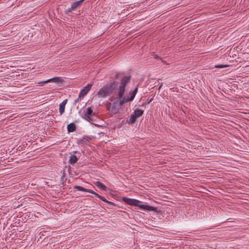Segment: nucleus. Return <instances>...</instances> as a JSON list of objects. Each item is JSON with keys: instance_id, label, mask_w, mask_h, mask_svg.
<instances>
[{"instance_id": "f257e3e1", "label": "nucleus", "mask_w": 249, "mask_h": 249, "mask_svg": "<svg viewBox=\"0 0 249 249\" xmlns=\"http://www.w3.org/2000/svg\"><path fill=\"white\" fill-rule=\"evenodd\" d=\"M130 77L128 76H124L121 81L120 84L118 92L116 99L120 100V104L124 105V104L128 102V97L124 96V92L126 85L129 82Z\"/></svg>"}, {"instance_id": "f03ea898", "label": "nucleus", "mask_w": 249, "mask_h": 249, "mask_svg": "<svg viewBox=\"0 0 249 249\" xmlns=\"http://www.w3.org/2000/svg\"><path fill=\"white\" fill-rule=\"evenodd\" d=\"M122 200L124 203L128 205L138 206L140 209L145 211H157L156 207L147 205L139 204L141 201L137 199L124 197H123Z\"/></svg>"}, {"instance_id": "7ed1b4c3", "label": "nucleus", "mask_w": 249, "mask_h": 249, "mask_svg": "<svg viewBox=\"0 0 249 249\" xmlns=\"http://www.w3.org/2000/svg\"><path fill=\"white\" fill-rule=\"evenodd\" d=\"M110 100L113 102V103H108L106 105V108L108 112L110 115L115 114L117 111V107L122 106L123 105L120 104V100L116 99H111Z\"/></svg>"}, {"instance_id": "20e7f679", "label": "nucleus", "mask_w": 249, "mask_h": 249, "mask_svg": "<svg viewBox=\"0 0 249 249\" xmlns=\"http://www.w3.org/2000/svg\"><path fill=\"white\" fill-rule=\"evenodd\" d=\"M111 86L106 85L101 88L97 92V95L99 98H104L111 92Z\"/></svg>"}, {"instance_id": "39448f33", "label": "nucleus", "mask_w": 249, "mask_h": 249, "mask_svg": "<svg viewBox=\"0 0 249 249\" xmlns=\"http://www.w3.org/2000/svg\"><path fill=\"white\" fill-rule=\"evenodd\" d=\"M85 0H80L77 1H75L73 3H72L71 5V7L68 8L66 10V13L68 14L70 12H71V11L75 10V9L79 8L82 5V3Z\"/></svg>"}, {"instance_id": "423d86ee", "label": "nucleus", "mask_w": 249, "mask_h": 249, "mask_svg": "<svg viewBox=\"0 0 249 249\" xmlns=\"http://www.w3.org/2000/svg\"><path fill=\"white\" fill-rule=\"evenodd\" d=\"M92 87V84H89L87 86L85 87L81 90L79 94V97H83L86 95Z\"/></svg>"}, {"instance_id": "0eeeda50", "label": "nucleus", "mask_w": 249, "mask_h": 249, "mask_svg": "<svg viewBox=\"0 0 249 249\" xmlns=\"http://www.w3.org/2000/svg\"><path fill=\"white\" fill-rule=\"evenodd\" d=\"M67 99H65L59 105V111L60 115H62L64 112L65 106L67 103Z\"/></svg>"}, {"instance_id": "6e6552de", "label": "nucleus", "mask_w": 249, "mask_h": 249, "mask_svg": "<svg viewBox=\"0 0 249 249\" xmlns=\"http://www.w3.org/2000/svg\"><path fill=\"white\" fill-rule=\"evenodd\" d=\"M74 188L78 191L86 192H88V193H91L92 194H94V192L93 191H92L91 190L86 189V188H85L82 186H75L74 187Z\"/></svg>"}, {"instance_id": "1a4fd4ad", "label": "nucleus", "mask_w": 249, "mask_h": 249, "mask_svg": "<svg viewBox=\"0 0 249 249\" xmlns=\"http://www.w3.org/2000/svg\"><path fill=\"white\" fill-rule=\"evenodd\" d=\"M49 82H53L55 83L60 84L63 82V79L60 77H55L53 78L49 79Z\"/></svg>"}, {"instance_id": "9d476101", "label": "nucleus", "mask_w": 249, "mask_h": 249, "mask_svg": "<svg viewBox=\"0 0 249 249\" xmlns=\"http://www.w3.org/2000/svg\"><path fill=\"white\" fill-rule=\"evenodd\" d=\"M76 127L74 124L71 123L67 125L68 131L70 132H72L75 130Z\"/></svg>"}, {"instance_id": "9b49d317", "label": "nucleus", "mask_w": 249, "mask_h": 249, "mask_svg": "<svg viewBox=\"0 0 249 249\" xmlns=\"http://www.w3.org/2000/svg\"><path fill=\"white\" fill-rule=\"evenodd\" d=\"M138 89L136 88H135L134 90L131 93V96L130 97H128V102L132 101L134 98H135V96L137 92Z\"/></svg>"}, {"instance_id": "f8f14e48", "label": "nucleus", "mask_w": 249, "mask_h": 249, "mask_svg": "<svg viewBox=\"0 0 249 249\" xmlns=\"http://www.w3.org/2000/svg\"><path fill=\"white\" fill-rule=\"evenodd\" d=\"M77 160H78V159L75 155H71L70 157L69 162L71 164H74V163H76L77 161Z\"/></svg>"}, {"instance_id": "ddd939ff", "label": "nucleus", "mask_w": 249, "mask_h": 249, "mask_svg": "<svg viewBox=\"0 0 249 249\" xmlns=\"http://www.w3.org/2000/svg\"><path fill=\"white\" fill-rule=\"evenodd\" d=\"M94 184L97 187L103 190H105L107 188V187L100 181H96Z\"/></svg>"}, {"instance_id": "4468645a", "label": "nucleus", "mask_w": 249, "mask_h": 249, "mask_svg": "<svg viewBox=\"0 0 249 249\" xmlns=\"http://www.w3.org/2000/svg\"><path fill=\"white\" fill-rule=\"evenodd\" d=\"M143 110L141 109H136L134 111V114L137 118L141 117L143 114Z\"/></svg>"}, {"instance_id": "2eb2a0df", "label": "nucleus", "mask_w": 249, "mask_h": 249, "mask_svg": "<svg viewBox=\"0 0 249 249\" xmlns=\"http://www.w3.org/2000/svg\"><path fill=\"white\" fill-rule=\"evenodd\" d=\"M93 194L105 202H107V203H108L109 204H113L112 202H109L106 198H105L104 197H102V196L99 195L98 194L94 192V194Z\"/></svg>"}, {"instance_id": "dca6fc26", "label": "nucleus", "mask_w": 249, "mask_h": 249, "mask_svg": "<svg viewBox=\"0 0 249 249\" xmlns=\"http://www.w3.org/2000/svg\"><path fill=\"white\" fill-rule=\"evenodd\" d=\"M137 118V117L134 114H131L129 118V123L131 124L134 123Z\"/></svg>"}, {"instance_id": "f3484780", "label": "nucleus", "mask_w": 249, "mask_h": 249, "mask_svg": "<svg viewBox=\"0 0 249 249\" xmlns=\"http://www.w3.org/2000/svg\"><path fill=\"white\" fill-rule=\"evenodd\" d=\"M92 112V110L91 109V108L90 107H88L87 108V112L85 114V117L89 118V115H90L91 114Z\"/></svg>"}, {"instance_id": "a211bd4d", "label": "nucleus", "mask_w": 249, "mask_h": 249, "mask_svg": "<svg viewBox=\"0 0 249 249\" xmlns=\"http://www.w3.org/2000/svg\"><path fill=\"white\" fill-rule=\"evenodd\" d=\"M49 82H49V79H48V80H46V81H43L38 82L37 83V84H38V86H43L44 84H47V83H49Z\"/></svg>"}, {"instance_id": "6ab92c4d", "label": "nucleus", "mask_w": 249, "mask_h": 249, "mask_svg": "<svg viewBox=\"0 0 249 249\" xmlns=\"http://www.w3.org/2000/svg\"><path fill=\"white\" fill-rule=\"evenodd\" d=\"M85 140H88L85 137H83L81 139H80L78 140V144H81V143H83V142H85Z\"/></svg>"}, {"instance_id": "aec40b11", "label": "nucleus", "mask_w": 249, "mask_h": 249, "mask_svg": "<svg viewBox=\"0 0 249 249\" xmlns=\"http://www.w3.org/2000/svg\"><path fill=\"white\" fill-rule=\"evenodd\" d=\"M227 66H228L227 65H215V67L216 68H223L227 67Z\"/></svg>"}, {"instance_id": "412c9836", "label": "nucleus", "mask_w": 249, "mask_h": 249, "mask_svg": "<svg viewBox=\"0 0 249 249\" xmlns=\"http://www.w3.org/2000/svg\"><path fill=\"white\" fill-rule=\"evenodd\" d=\"M158 56L157 55H155V58H157Z\"/></svg>"}]
</instances>
